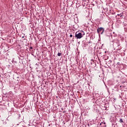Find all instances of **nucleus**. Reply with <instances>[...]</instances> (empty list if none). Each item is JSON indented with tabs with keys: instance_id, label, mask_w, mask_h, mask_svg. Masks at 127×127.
<instances>
[{
	"instance_id": "nucleus-1",
	"label": "nucleus",
	"mask_w": 127,
	"mask_h": 127,
	"mask_svg": "<svg viewBox=\"0 0 127 127\" xmlns=\"http://www.w3.org/2000/svg\"><path fill=\"white\" fill-rule=\"evenodd\" d=\"M104 31H105V29L103 27L98 28L97 29V32L99 34H100V33L103 34V33H104Z\"/></svg>"
},
{
	"instance_id": "nucleus-2",
	"label": "nucleus",
	"mask_w": 127,
	"mask_h": 127,
	"mask_svg": "<svg viewBox=\"0 0 127 127\" xmlns=\"http://www.w3.org/2000/svg\"><path fill=\"white\" fill-rule=\"evenodd\" d=\"M75 37L77 38V39H81V38H82V37H83L82 36V33H78L76 32L75 33Z\"/></svg>"
},
{
	"instance_id": "nucleus-3",
	"label": "nucleus",
	"mask_w": 127,
	"mask_h": 127,
	"mask_svg": "<svg viewBox=\"0 0 127 127\" xmlns=\"http://www.w3.org/2000/svg\"><path fill=\"white\" fill-rule=\"evenodd\" d=\"M123 25L124 26L125 31L127 32V21H125L123 22Z\"/></svg>"
},
{
	"instance_id": "nucleus-4",
	"label": "nucleus",
	"mask_w": 127,
	"mask_h": 127,
	"mask_svg": "<svg viewBox=\"0 0 127 127\" xmlns=\"http://www.w3.org/2000/svg\"><path fill=\"white\" fill-rule=\"evenodd\" d=\"M88 2H89V0H87L86 1L83 0V5H84V6H86V5H88Z\"/></svg>"
},
{
	"instance_id": "nucleus-5",
	"label": "nucleus",
	"mask_w": 127,
	"mask_h": 127,
	"mask_svg": "<svg viewBox=\"0 0 127 127\" xmlns=\"http://www.w3.org/2000/svg\"><path fill=\"white\" fill-rule=\"evenodd\" d=\"M100 127H106V123L105 122H102L101 123H100Z\"/></svg>"
},
{
	"instance_id": "nucleus-6",
	"label": "nucleus",
	"mask_w": 127,
	"mask_h": 127,
	"mask_svg": "<svg viewBox=\"0 0 127 127\" xmlns=\"http://www.w3.org/2000/svg\"><path fill=\"white\" fill-rule=\"evenodd\" d=\"M118 16H121V17H122V16H123V15H124V13L118 14Z\"/></svg>"
},
{
	"instance_id": "nucleus-7",
	"label": "nucleus",
	"mask_w": 127,
	"mask_h": 127,
	"mask_svg": "<svg viewBox=\"0 0 127 127\" xmlns=\"http://www.w3.org/2000/svg\"><path fill=\"white\" fill-rule=\"evenodd\" d=\"M81 32L82 36L83 37V36L85 35V32H84V31H81Z\"/></svg>"
},
{
	"instance_id": "nucleus-8",
	"label": "nucleus",
	"mask_w": 127,
	"mask_h": 127,
	"mask_svg": "<svg viewBox=\"0 0 127 127\" xmlns=\"http://www.w3.org/2000/svg\"><path fill=\"white\" fill-rule=\"evenodd\" d=\"M120 123H124V121L123 120V119H120V121H119Z\"/></svg>"
},
{
	"instance_id": "nucleus-9",
	"label": "nucleus",
	"mask_w": 127,
	"mask_h": 127,
	"mask_svg": "<svg viewBox=\"0 0 127 127\" xmlns=\"http://www.w3.org/2000/svg\"><path fill=\"white\" fill-rule=\"evenodd\" d=\"M61 53H58V56H61Z\"/></svg>"
},
{
	"instance_id": "nucleus-10",
	"label": "nucleus",
	"mask_w": 127,
	"mask_h": 127,
	"mask_svg": "<svg viewBox=\"0 0 127 127\" xmlns=\"http://www.w3.org/2000/svg\"><path fill=\"white\" fill-rule=\"evenodd\" d=\"M86 43H91V41H89V42H86Z\"/></svg>"
},
{
	"instance_id": "nucleus-11",
	"label": "nucleus",
	"mask_w": 127,
	"mask_h": 127,
	"mask_svg": "<svg viewBox=\"0 0 127 127\" xmlns=\"http://www.w3.org/2000/svg\"><path fill=\"white\" fill-rule=\"evenodd\" d=\"M122 87H123V88H125V86H123V85H121L120 86V88H122Z\"/></svg>"
},
{
	"instance_id": "nucleus-12",
	"label": "nucleus",
	"mask_w": 127,
	"mask_h": 127,
	"mask_svg": "<svg viewBox=\"0 0 127 127\" xmlns=\"http://www.w3.org/2000/svg\"><path fill=\"white\" fill-rule=\"evenodd\" d=\"M30 50L33 49V48H32V47H30Z\"/></svg>"
},
{
	"instance_id": "nucleus-13",
	"label": "nucleus",
	"mask_w": 127,
	"mask_h": 127,
	"mask_svg": "<svg viewBox=\"0 0 127 127\" xmlns=\"http://www.w3.org/2000/svg\"><path fill=\"white\" fill-rule=\"evenodd\" d=\"M69 37H73V35H70Z\"/></svg>"
},
{
	"instance_id": "nucleus-14",
	"label": "nucleus",
	"mask_w": 127,
	"mask_h": 127,
	"mask_svg": "<svg viewBox=\"0 0 127 127\" xmlns=\"http://www.w3.org/2000/svg\"><path fill=\"white\" fill-rule=\"evenodd\" d=\"M118 65H120V62L117 63Z\"/></svg>"
},
{
	"instance_id": "nucleus-15",
	"label": "nucleus",
	"mask_w": 127,
	"mask_h": 127,
	"mask_svg": "<svg viewBox=\"0 0 127 127\" xmlns=\"http://www.w3.org/2000/svg\"><path fill=\"white\" fill-rule=\"evenodd\" d=\"M24 37V35L22 36V38H23Z\"/></svg>"
}]
</instances>
